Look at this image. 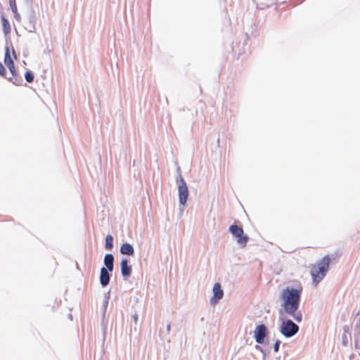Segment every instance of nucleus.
<instances>
[{"mask_svg": "<svg viewBox=\"0 0 360 360\" xmlns=\"http://www.w3.org/2000/svg\"><path fill=\"white\" fill-rule=\"evenodd\" d=\"M301 298V291L298 289L287 287L281 293V306L285 314L291 316L297 323L302 320V314L298 311Z\"/></svg>", "mask_w": 360, "mask_h": 360, "instance_id": "nucleus-1", "label": "nucleus"}, {"mask_svg": "<svg viewBox=\"0 0 360 360\" xmlns=\"http://www.w3.org/2000/svg\"><path fill=\"white\" fill-rule=\"evenodd\" d=\"M330 264V257L326 255L317 264V267L311 271L313 283L316 285L326 276Z\"/></svg>", "mask_w": 360, "mask_h": 360, "instance_id": "nucleus-2", "label": "nucleus"}, {"mask_svg": "<svg viewBox=\"0 0 360 360\" xmlns=\"http://www.w3.org/2000/svg\"><path fill=\"white\" fill-rule=\"evenodd\" d=\"M281 321L280 333L286 338H290L299 331V326L291 319L285 318L283 314L279 316Z\"/></svg>", "mask_w": 360, "mask_h": 360, "instance_id": "nucleus-3", "label": "nucleus"}, {"mask_svg": "<svg viewBox=\"0 0 360 360\" xmlns=\"http://www.w3.org/2000/svg\"><path fill=\"white\" fill-rule=\"evenodd\" d=\"M177 172L178 177L176 179V184L178 188L179 204L181 206H182V208H181V210L182 212L184 210V206L185 205L188 200V190L186 183L181 176L179 168L177 169Z\"/></svg>", "mask_w": 360, "mask_h": 360, "instance_id": "nucleus-4", "label": "nucleus"}, {"mask_svg": "<svg viewBox=\"0 0 360 360\" xmlns=\"http://www.w3.org/2000/svg\"><path fill=\"white\" fill-rule=\"evenodd\" d=\"M229 231L231 234L237 238V242L242 247L246 245V243L248 240V237L247 236H243V230L242 228L238 226L237 225H231L229 227Z\"/></svg>", "mask_w": 360, "mask_h": 360, "instance_id": "nucleus-5", "label": "nucleus"}, {"mask_svg": "<svg viewBox=\"0 0 360 360\" xmlns=\"http://www.w3.org/2000/svg\"><path fill=\"white\" fill-rule=\"evenodd\" d=\"M267 328L264 324L258 325L254 330V338L257 343L263 344L267 335Z\"/></svg>", "mask_w": 360, "mask_h": 360, "instance_id": "nucleus-6", "label": "nucleus"}, {"mask_svg": "<svg viewBox=\"0 0 360 360\" xmlns=\"http://www.w3.org/2000/svg\"><path fill=\"white\" fill-rule=\"evenodd\" d=\"M213 296L210 299V304L215 305L224 295V291L221 288V285L219 283H216L212 288Z\"/></svg>", "mask_w": 360, "mask_h": 360, "instance_id": "nucleus-7", "label": "nucleus"}, {"mask_svg": "<svg viewBox=\"0 0 360 360\" xmlns=\"http://www.w3.org/2000/svg\"><path fill=\"white\" fill-rule=\"evenodd\" d=\"M4 63L9 69L11 73L15 76L16 75V70L15 69L14 63L11 57L10 51L8 46H6L5 49V56H4Z\"/></svg>", "mask_w": 360, "mask_h": 360, "instance_id": "nucleus-8", "label": "nucleus"}, {"mask_svg": "<svg viewBox=\"0 0 360 360\" xmlns=\"http://www.w3.org/2000/svg\"><path fill=\"white\" fill-rule=\"evenodd\" d=\"M109 272L110 271L108 269H105V267H102L101 269L100 283L103 287H105L109 284L110 278V274Z\"/></svg>", "mask_w": 360, "mask_h": 360, "instance_id": "nucleus-9", "label": "nucleus"}, {"mask_svg": "<svg viewBox=\"0 0 360 360\" xmlns=\"http://www.w3.org/2000/svg\"><path fill=\"white\" fill-rule=\"evenodd\" d=\"M121 274L123 277H129L131 273V266L128 264V260L124 258L121 260Z\"/></svg>", "mask_w": 360, "mask_h": 360, "instance_id": "nucleus-10", "label": "nucleus"}, {"mask_svg": "<svg viewBox=\"0 0 360 360\" xmlns=\"http://www.w3.org/2000/svg\"><path fill=\"white\" fill-rule=\"evenodd\" d=\"M104 264L105 265V269L112 271L114 266V257L112 254H106L104 257Z\"/></svg>", "mask_w": 360, "mask_h": 360, "instance_id": "nucleus-11", "label": "nucleus"}, {"mask_svg": "<svg viewBox=\"0 0 360 360\" xmlns=\"http://www.w3.org/2000/svg\"><path fill=\"white\" fill-rule=\"evenodd\" d=\"M120 252L122 255H132L134 252L133 246L127 243H123L120 248Z\"/></svg>", "mask_w": 360, "mask_h": 360, "instance_id": "nucleus-12", "label": "nucleus"}, {"mask_svg": "<svg viewBox=\"0 0 360 360\" xmlns=\"http://www.w3.org/2000/svg\"><path fill=\"white\" fill-rule=\"evenodd\" d=\"M105 247L107 250H111L113 248V238L111 235H108L105 237Z\"/></svg>", "mask_w": 360, "mask_h": 360, "instance_id": "nucleus-13", "label": "nucleus"}, {"mask_svg": "<svg viewBox=\"0 0 360 360\" xmlns=\"http://www.w3.org/2000/svg\"><path fill=\"white\" fill-rule=\"evenodd\" d=\"M3 26H4V33L5 34L8 33L11 30L10 25H9V22H8V20L4 18H3Z\"/></svg>", "mask_w": 360, "mask_h": 360, "instance_id": "nucleus-14", "label": "nucleus"}, {"mask_svg": "<svg viewBox=\"0 0 360 360\" xmlns=\"http://www.w3.org/2000/svg\"><path fill=\"white\" fill-rule=\"evenodd\" d=\"M25 79L27 82L31 83L34 80V75L31 71H27L25 74Z\"/></svg>", "mask_w": 360, "mask_h": 360, "instance_id": "nucleus-15", "label": "nucleus"}, {"mask_svg": "<svg viewBox=\"0 0 360 360\" xmlns=\"http://www.w3.org/2000/svg\"><path fill=\"white\" fill-rule=\"evenodd\" d=\"M12 11L14 13V17H15V20L19 21L20 20V15L17 12V8H16L15 4H14V8H12Z\"/></svg>", "mask_w": 360, "mask_h": 360, "instance_id": "nucleus-16", "label": "nucleus"}, {"mask_svg": "<svg viewBox=\"0 0 360 360\" xmlns=\"http://www.w3.org/2000/svg\"><path fill=\"white\" fill-rule=\"evenodd\" d=\"M132 317H133V320H134V325H135L134 329L136 330V325L138 324V320H139V317H138L137 313L135 312L133 314Z\"/></svg>", "mask_w": 360, "mask_h": 360, "instance_id": "nucleus-17", "label": "nucleus"}, {"mask_svg": "<svg viewBox=\"0 0 360 360\" xmlns=\"http://www.w3.org/2000/svg\"><path fill=\"white\" fill-rule=\"evenodd\" d=\"M6 74V70L2 63L0 62V75L5 76Z\"/></svg>", "mask_w": 360, "mask_h": 360, "instance_id": "nucleus-18", "label": "nucleus"}, {"mask_svg": "<svg viewBox=\"0 0 360 360\" xmlns=\"http://www.w3.org/2000/svg\"><path fill=\"white\" fill-rule=\"evenodd\" d=\"M280 345H281L280 340H276L275 342L274 345V350L275 352H277L278 351Z\"/></svg>", "mask_w": 360, "mask_h": 360, "instance_id": "nucleus-19", "label": "nucleus"}, {"mask_svg": "<svg viewBox=\"0 0 360 360\" xmlns=\"http://www.w3.org/2000/svg\"><path fill=\"white\" fill-rule=\"evenodd\" d=\"M35 31V26L34 23L32 24L30 28L29 29V32H34Z\"/></svg>", "mask_w": 360, "mask_h": 360, "instance_id": "nucleus-20", "label": "nucleus"}, {"mask_svg": "<svg viewBox=\"0 0 360 360\" xmlns=\"http://www.w3.org/2000/svg\"><path fill=\"white\" fill-rule=\"evenodd\" d=\"M255 349L263 352V349H262V347H260L259 345H255Z\"/></svg>", "mask_w": 360, "mask_h": 360, "instance_id": "nucleus-21", "label": "nucleus"}, {"mask_svg": "<svg viewBox=\"0 0 360 360\" xmlns=\"http://www.w3.org/2000/svg\"><path fill=\"white\" fill-rule=\"evenodd\" d=\"M108 303V297H106L105 301L104 302V308L105 309H106Z\"/></svg>", "mask_w": 360, "mask_h": 360, "instance_id": "nucleus-22", "label": "nucleus"}, {"mask_svg": "<svg viewBox=\"0 0 360 360\" xmlns=\"http://www.w3.org/2000/svg\"><path fill=\"white\" fill-rule=\"evenodd\" d=\"M14 4H15V1H12V0L10 1V6H11V8H14Z\"/></svg>", "mask_w": 360, "mask_h": 360, "instance_id": "nucleus-23", "label": "nucleus"}, {"mask_svg": "<svg viewBox=\"0 0 360 360\" xmlns=\"http://www.w3.org/2000/svg\"><path fill=\"white\" fill-rule=\"evenodd\" d=\"M8 80L11 81L13 84H17L15 80H13V78H8Z\"/></svg>", "mask_w": 360, "mask_h": 360, "instance_id": "nucleus-24", "label": "nucleus"}, {"mask_svg": "<svg viewBox=\"0 0 360 360\" xmlns=\"http://www.w3.org/2000/svg\"><path fill=\"white\" fill-rule=\"evenodd\" d=\"M170 329H171V326H170V324H168L167 326V333H169Z\"/></svg>", "mask_w": 360, "mask_h": 360, "instance_id": "nucleus-25", "label": "nucleus"}, {"mask_svg": "<svg viewBox=\"0 0 360 360\" xmlns=\"http://www.w3.org/2000/svg\"><path fill=\"white\" fill-rule=\"evenodd\" d=\"M13 54L14 57L16 58V56H15V51L14 49H13Z\"/></svg>", "mask_w": 360, "mask_h": 360, "instance_id": "nucleus-26", "label": "nucleus"}, {"mask_svg": "<svg viewBox=\"0 0 360 360\" xmlns=\"http://www.w3.org/2000/svg\"><path fill=\"white\" fill-rule=\"evenodd\" d=\"M263 360H264L265 359V354H263V357H262Z\"/></svg>", "mask_w": 360, "mask_h": 360, "instance_id": "nucleus-27", "label": "nucleus"}]
</instances>
